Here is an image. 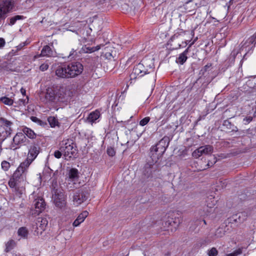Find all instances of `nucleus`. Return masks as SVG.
Listing matches in <instances>:
<instances>
[{
	"instance_id": "obj_1",
	"label": "nucleus",
	"mask_w": 256,
	"mask_h": 256,
	"mask_svg": "<svg viewBox=\"0 0 256 256\" xmlns=\"http://www.w3.org/2000/svg\"><path fill=\"white\" fill-rule=\"evenodd\" d=\"M148 63L146 59H143L140 62L134 66L132 72L130 75V84L132 82L133 80L150 72L149 70L152 69L153 65H148Z\"/></svg>"
},
{
	"instance_id": "obj_2",
	"label": "nucleus",
	"mask_w": 256,
	"mask_h": 256,
	"mask_svg": "<svg viewBox=\"0 0 256 256\" xmlns=\"http://www.w3.org/2000/svg\"><path fill=\"white\" fill-rule=\"evenodd\" d=\"M60 150L62 152V154L66 159L71 158L74 157L76 154V144L70 140L63 141Z\"/></svg>"
},
{
	"instance_id": "obj_3",
	"label": "nucleus",
	"mask_w": 256,
	"mask_h": 256,
	"mask_svg": "<svg viewBox=\"0 0 256 256\" xmlns=\"http://www.w3.org/2000/svg\"><path fill=\"white\" fill-rule=\"evenodd\" d=\"M45 97L46 100L55 104L64 102V94L60 90L52 88L46 89Z\"/></svg>"
},
{
	"instance_id": "obj_4",
	"label": "nucleus",
	"mask_w": 256,
	"mask_h": 256,
	"mask_svg": "<svg viewBox=\"0 0 256 256\" xmlns=\"http://www.w3.org/2000/svg\"><path fill=\"white\" fill-rule=\"evenodd\" d=\"M12 124L11 121L4 118H0V140H4L11 134Z\"/></svg>"
},
{
	"instance_id": "obj_5",
	"label": "nucleus",
	"mask_w": 256,
	"mask_h": 256,
	"mask_svg": "<svg viewBox=\"0 0 256 256\" xmlns=\"http://www.w3.org/2000/svg\"><path fill=\"white\" fill-rule=\"evenodd\" d=\"M28 150L27 158L24 162L30 166L40 154L41 148L38 143L34 142L29 146Z\"/></svg>"
},
{
	"instance_id": "obj_6",
	"label": "nucleus",
	"mask_w": 256,
	"mask_h": 256,
	"mask_svg": "<svg viewBox=\"0 0 256 256\" xmlns=\"http://www.w3.org/2000/svg\"><path fill=\"white\" fill-rule=\"evenodd\" d=\"M169 137L165 136L161 139L154 146L151 148L152 152H158V156H161L166 152L169 145Z\"/></svg>"
},
{
	"instance_id": "obj_7",
	"label": "nucleus",
	"mask_w": 256,
	"mask_h": 256,
	"mask_svg": "<svg viewBox=\"0 0 256 256\" xmlns=\"http://www.w3.org/2000/svg\"><path fill=\"white\" fill-rule=\"evenodd\" d=\"M26 164L24 162H22L12 176L14 180H16L20 183L24 182L26 180L27 170L29 166Z\"/></svg>"
},
{
	"instance_id": "obj_8",
	"label": "nucleus",
	"mask_w": 256,
	"mask_h": 256,
	"mask_svg": "<svg viewBox=\"0 0 256 256\" xmlns=\"http://www.w3.org/2000/svg\"><path fill=\"white\" fill-rule=\"evenodd\" d=\"M28 141L22 132H18L16 134L12 139L11 144V148L16 150L20 148L22 145H24Z\"/></svg>"
},
{
	"instance_id": "obj_9",
	"label": "nucleus",
	"mask_w": 256,
	"mask_h": 256,
	"mask_svg": "<svg viewBox=\"0 0 256 256\" xmlns=\"http://www.w3.org/2000/svg\"><path fill=\"white\" fill-rule=\"evenodd\" d=\"M72 78H74L80 74L84 70L83 65L78 62H72L68 64Z\"/></svg>"
},
{
	"instance_id": "obj_10",
	"label": "nucleus",
	"mask_w": 256,
	"mask_h": 256,
	"mask_svg": "<svg viewBox=\"0 0 256 256\" xmlns=\"http://www.w3.org/2000/svg\"><path fill=\"white\" fill-rule=\"evenodd\" d=\"M158 170V166L153 162H147L144 167L143 176L144 178H152L156 172Z\"/></svg>"
},
{
	"instance_id": "obj_11",
	"label": "nucleus",
	"mask_w": 256,
	"mask_h": 256,
	"mask_svg": "<svg viewBox=\"0 0 256 256\" xmlns=\"http://www.w3.org/2000/svg\"><path fill=\"white\" fill-rule=\"evenodd\" d=\"M68 64L58 66L56 70V75L59 78H72L69 68H68Z\"/></svg>"
},
{
	"instance_id": "obj_12",
	"label": "nucleus",
	"mask_w": 256,
	"mask_h": 256,
	"mask_svg": "<svg viewBox=\"0 0 256 256\" xmlns=\"http://www.w3.org/2000/svg\"><path fill=\"white\" fill-rule=\"evenodd\" d=\"M14 2L12 0H2L0 2V12L4 16L10 12L14 7Z\"/></svg>"
},
{
	"instance_id": "obj_13",
	"label": "nucleus",
	"mask_w": 256,
	"mask_h": 256,
	"mask_svg": "<svg viewBox=\"0 0 256 256\" xmlns=\"http://www.w3.org/2000/svg\"><path fill=\"white\" fill-rule=\"evenodd\" d=\"M88 196L86 192L82 190H78L74 193L73 196V201L78 206L86 201L88 199Z\"/></svg>"
},
{
	"instance_id": "obj_14",
	"label": "nucleus",
	"mask_w": 256,
	"mask_h": 256,
	"mask_svg": "<svg viewBox=\"0 0 256 256\" xmlns=\"http://www.w3.org/2000/svg\"><path fill=\"white\" fill-rule=\"evenodd\" d=\"M33 204L36 208L34 214L36 215H38L44 210L46 205L44 199L40 196L34 199Z\"/></svg>"
},
{
	"instance_id": "obj_15",
	"label": "nucleus",
	"mask_w": 256,
	"mask_h": 256,
	"mask_svg": "<svg viewBox=\"0 0 256 256\" xmlns=\"http://www.w3.org/2000/svg\"><path fill=\"white\" fill-rule=\"evenodd\" d=\"M255 46V38L254 36L249 38L242 45V50H249L254 48Z\"/></svg>"
},
{
	"instance_id": "obj_16",
	"label": "nucleus",
	"mask_w": 256,
	"mask_h": 256,
	"mask_svg": "<svg viewBox=\"0 0 256 256\" xmlns=\"http://www.w3.org/2000/svg\"><path fill=\"white\" fill-rule=\"evenodd\" d=\"M54 202L56 206L60 208L64 207L66 205V200L62 194H56Z\"/></svg>"
},
{
	"instance_id": "obj_17",
	"label": "nucleus",
	"mask_w": 256,
	"mask_h": 256,
	"mask_svg": "<svg viewBox=\"0 0 256 256\" xmlns=\"http://www.w3.org/2000/svg\"><path fill=\"white\" fill-rule=\"evenodd\" d=\"M88 215V212L86 210L82 212L78 216L76 220L73 222L72 226L74 227H77L79 226L80 224L84 220Z\"/></svg>"
},
{
	"instance_id": "obj_18",
	"label": "nucleus",
	"mask_w": 256,
	"mask_h": 256,
	"mask_svg": "<svg viewBox=\"0 0 256 256\" xmlns=\"http://www.w3.org/2000/svg\"><path fill=\"white\" fill-rule=\"evenodd\" d=\"M182 222V218L181 217H175L173 218H170L167 220L165 224L166 225L171 226L174 228L176 229L179 225Z\"/></svg>"
},
{
	"instance_id": "obj_19",
	"label": "nucleus",
	"mask_w": 256,
	"mask_h": 256,
	"mask_svg": "<svg viewBox=\"0 0 256 256\" xmlns=\"http://www.w3.org/2000/svg\"><path fill=\"white\" fill-rule=\"evenodd\" d=\"M188 53V48H186L184 52L180 54L176 58V62L180 64H183L187 60V54Z\"/></svg>"
},
{
	"instance_id": "obj_20",
	"label": "nucleus",
	"mask_w": 256,
	"mask_h": 256,
	"mask_svg": "<svg viewBox=\"0 0 256 256\" xmlns=\"http://www.w3.org/2000/svg\"><path fill=\"white\" fill-rule=\"evenodd\" d=\"M22 132L24 134L25 136H26L30 139H34L36 137V134L34 132V131L26 126L22 128Z\"/></svg>"
},
{
	"instance_id": "obj_21",
	"label": "nucleus",
	"mask_w": 256,
	"mask_h": 256,
	"mask_svg": "<svg viewBox=\"0 0 256 256\" xmlns=\"http://www.w3.org/2000/svg\"><path fill=\"white\" fill-rule=\"evenodd\" d=\"M100 114L99 110H96L91 112L87 118V120L89 122L92 124L94 122L100 117Z\"/></svg>"
},
{
	"instance_id": "obj_22",
	"label": "nucleus",
	"mask_w": 256,
	"mask_h": 256,
	"mask_svg": "<svg viewBox=\"0 0 256 256\" xmlns=\"http://www.w3.org/2000/svg\"><path fill=\"white\" fill-rule=\"evenodd\" d=\"M24 18V16L22 15H15L12 16L8 18L6 20V24L9 26L14 25L17 20H22Z\"/></svg>"
},
{
	"instance_id": "obj_23",
	"label": "nucleus",
	"mask_w": 256,
	"mask_h": 256,
	"mask_svg": "<svg viewBox=\"0 0 256 256\" xmlns=\"http://www.w3.org/2000/svg\"><path fill=\"white\" fill-rule=\"evenodd\" d=\"M53 51L49 46H44L41 51L40 56H53Z\"/></svg>"
},
{
	"instance_id": "obj_24",
	"label": "nucleus",
	"mask_w": 256,
	"mask_h": 256,
	"mask_svg": "<svg viewBox=\"0 0 256 256\" xmlns=\"http://www.w3.org/2000/svg\"><path fill=\"white\" fill-rule=\"evenodd\" d=\"M48 121L51 128H55L58 126L60 128V123L56 118L52 116H50L48 118Z\"/></svg>"
},
{
	"instance_id": "obj_25",
	"label": "nucleus",
	"mask_w": 256,
	"mask_h": 256,
	"mask_svg": "<svg viewBox=\"0 0 256 256\" xmlns=\"http://www.w3.org/2000/svg\"><path fill=\"white\" fill-rule=\"evenodd\" d=\"M222 125L224 126H225L228 130H230L231 132H236L238 131V128L232 124L231 122L228 120H224Z\"/></svg>"
},
{
	"instance_id": "obj_26",
	"label": "nucleus",
	"mask_w": 256,
	"mask_h": 256,
	"mask_svg": "<svg viewBox=\"0 0 256 256\" xmlns=\"http://www.w3.org/2000/svg\"><path fill=\"white\" fill-rule=\"evenodd\" d=\"M200 148L203 154H209L213 152L214 148L212 146L206 145L200 146Z\"/></svg>"
},
{
	"instance_id": "obj_27",
	"label": "nucleus",
	"mask_w": 256,
	"mask_h": 256,
	"mask_svg": "<svg viewBox=\"0 0 256 256\" xmlns=\"http://www.w3.org/2000/svg\"><path fill=\"white\" fill-rule=\"evenodd\" d=\"M58 171H56L54 172H53L52 170L50 168H48L44 170V173L48 174H49V177L50 178H54L52 180V182H54V181H56V174H58Z\"/></svg>"
},
{
	"instance_id": "obj_28",
	"label": "nucleus",
	"mask_w": 256,
	"mask_h": 256,
	"mask_svg": "<svg viewBox=\"0 0 256 256\" xmlns=\"http://www.w3.org/2000/svg\"><path fill=\"white\" fill-rule=\"evenodd\" d=\"M14 192L16 195L20 197L25 192V188L24 186L19 184L14 188Z\"/></svg>"
},
{
	"instance_id": "obj_29",
	"label": "nucleus",
	"mask_w": 256,
	"mask_h": 256,
	"mask_svg": "<svg viewBox=\"0 0 256 256\" xmlns=\"http://www.w3.org/2000/svg\"><path fill=\"white\" fill-rule=\"evenodd\" d=\"M16 246V242L13 240H8L6 244V248L4 251L6 252H10Z\"/></svg>"
},
{
	"instance_id": "obj_30",
	"label": "nucleus",
	"mask_w": 256,
	"mask_h": 256,
	"mask_svg": "<svg viewBox=\"0 0 256 256\" xmlns=\"http://www.w3.org/2000/svg\"><path fill=\"white\" fill-rule=\"evenodd\" d=\"M18 236L26 238L28 236V232L26 227H21L18 230Z\"/></svg>"
},
{
	"instance_id": "obj_31",
	"label": "nucleus",
	"mask_w": 256,
	"mask_h": 256,
	"mask_svg": "<svg viewBox=\"0 0 256 256\" xmlns=\"http://www.w3.org/2000/svg\"><path fill=\"white\" fill-rule=\"evenodd\" d=\"M30 119L32 122L37 123L38 124L43 127H45L47 126V123L46 122L42 121L36 116H31Z\"/></svg>"
},
{
	"instance_id": "obj_32",
	"label": "nucleus",
	"mask_w": 256,
	"mask_h": 256,
	"mask_svg": "<svg viewBox=\"0 0 256 256\" xmlns=\"http://www.w3.org/2000/svg\"><path fill=\"white\" fill-rule=\"evenodd\" d=\"M69 178L70 179H74L78 176V170L76 168H72L68 173Z\"/></svg>"
},
{
	"instance_id": "obj_33",
	"label": "nucleus",
	"mask_w": 256,
	"mask_h": 256,
	"mask_svg": "<svg viewBox=\"0 0 256 256\" xmlns=\"http://www.w3.org/2000/svg\"><path fill=\"white\" fill-rule=\"evenodd\" d=\"M0 101L5 104L12 106L14 103V100L6 96L2 97Z\"/></svg>"
},
{
	"instance_id": "obj_34",
	"label": "nucleus",
	"mask_w": 256,
	"mask_h": 256,
	"mask_svg": "<svg viewBox=\"0 0 256 256\" xmlns=\"http://www.w3.org/2000/svg\"><path fill=\"white\" fill-rule=\"evenodd\" d=\"M240 215H242V213H238L236 214H234L230 218V221L234 222H241L242 220L240 219Z\"/></svg>"
},
{
	"instance_id": "obj_35",
	"label": "nucleus",
	"mask_w": 256,
	"mask_h": 256,
	"mask_svg": "<svg viewBox=\"0 0 256 256\" xmlns=\"http://www.w3.org/2000/svg\"><path fill=\"white\" fill-rule=\"evenodd\" d=\"M20 182L17 180H14L12 177V178H10L8 182V185L12 188H15L16 187Z\"/></svg>"
},
{
	"instance_id": "obj_36",
	"label": "nucleus",
	"mask_w": 256,
	"mask_h": 256,
	"mask_svg": "<svg viewBox=\"0 0 256 256\" xmlns=\"http://www.w3.org/2000/svg\"><path fill=\"white\" fill-rule=\"evenodd\" d=\"M238 54V52L235 50H234L232 52L228 58V60L231 63L234 62L235 60V58H236Z\"/></svg>"
},
{
	"instance_id": "obj_37",
	"label": "nucleus",
	"mask_w": 256,
	"mask_h": 256,
	"mask_svg": "<svg viewBox=\"0 0 256 256\" xmlns=\"http://www.w3.org/2000/svg\"><path fill=\"white\" fill-rule=\"evenodd\" d=\"M203 154L202 153L200 148H198L196 149L192 154V156L194 158H198L202 156Z\"/></svg>"
},
{
	"instance_id": "obj_38",
	"label": "nucleus",
	"mask_w": 256,
	"mask_h": 256,
	"mask_svg": "<svg viewBox=\"0 0 256 256\" xmlns=\"http://www.w3.org/2000/svg\"><path fill=\"white\" fill-rule=\"evenodd\" d=\"M1 166H2V168L4 171L8 170L9 168H10V164L6 160L2 161V162Z\"/></svg>"
},
{
	"instance_id": "obj_39",
	"label": "nucleus",
	"mask_w": 256,
	"mask_h": 256,
	"mask_svg": "<svg viewBox=\"0 0 256 256\" xmlns=\"http://www.w3.org/2000/svg\"><path fill=\"white\" fill-rule=\"evenodd\" d=\"M242 253V249L239 248L232 253L227 254L226 256H238Z\"/></svg>"
},
{
	"instance_id": "obj_40",
	"label": "nucleus",
	"mask_w": 256,
	"mask_h": 256,
	"mask_svg": "<svg viewBox=\"0 0 256 256\" xmlns=\"http://www.w3.org/2000/svg\"><path fill=\"white\" fill-rule=\"evenodd\" d=\"M82 51L86 53H92L96 52L94 46L92 47H84L82 48Z\"/></svg>"
},
{
	"instance_id": "obj_41",
	"label": "nucleus",
	"mask_w": 256,
	"mask_h": 256,
	"mask_svg": "<svg viewBox=\"0 0 256 256\" xmlns=\"http://www.w3.org/2000/svg\"><path fill=\"white\" fill-rule=\"evenodd\" d=\"M218 254V251L215 248H212L208 252L209 256H216Z\"/></svg>"
},
{
	"instance_id": "obj_42",
	"label": "nucleus",
	"mask_w": 256,
	"mask_h": 256,
	"mask_svg": "<svg viewBox=\"0 0 256 256\" xmlns=\"http://www.w3.org/2000/svg\"><path fill=\"white\" fill-rule=\"evenodd\" d=\"M224 234V232L222 228H218L216 232V236L217 237H222Z\"/></svg>"
},
{
	"instance_id": "obj_43",
	"label": "nucleus",
	"mask_w": 256,
	"mask_h": 256,
	"mask_svg": "<svg viewBox=\"0 0 256 256\" xmlns=\"http://www.w3.org/2000/svg\"><path fill=\"white\" fill-rule=\"evenodd\" d=\"M106 152L110 156H113L116 154V152L114 148L112 147H108L107 148Z\"/></svg>"
},
{
	"instance_id": "obj_44",
	"label": "nucleus",
	"mask_w": 256,
	"mask_h": 256,
	"mask_svg": "<svg viewBox=\"0 0 256 256\" xmlns=\"http://www.w3.org/2000/svg\"><path fill=\"white\" fill-rule=\"evenodd\" d=\"M150 120V118L148 116L145 117L144 118H142L140 121V124L141 126H144L146 125Z\"/></svg>"
},
{
	"instance_id": "obj_45",
	"label": "nucleus",
	"mask_w": 256,
	"mask_h": 256,
	"mask_svg": "<svg viewBox=\"0 0 256 256\" xmlns=\"http://www.w3.org/2000/svg\"><path fill=\"white\" fill-rule=\"evenodd\" d=\"M216 157L214 156H213L212 159L208 160L207 165L208 166H212L216 162Z\"/></svg>"
},
{
	"instance_id": "obj_46",
	"label": "nucleus",
	"mask_w": 256,
	"mask_h": 256,
	"mask_svg": "<svg viewBox=\"0 0 256 256\" xmlns=\"http://www.w3.org/2000/svg\"><path fill=\"white\" fill-rule=\"evenodd\" d=\"M40 222V227L42 230H44L48 224L47 220L46 219H42Z\"/></svg>"
},
{
	"instance_id": "obj_47",
	"label": "nucleus",
	"mask_w": 256,
	"mask_h": 256,
	"mask_svg": "<svg viewBox=\"0 0 256 256\" xmlns=\"http://www.w3.org/2000/svg\"><path fill=\"white\" fill-rule=\"evenodd\" d=\"M76 50H74V48L72 50L69 55L68 56V58H76L77 56V53L76 52Z\"/></svg>"
},
{
	"instance_id": "obj_48",
	"label": "nucleus",
	"mask_w": 256,
	"mask_h": 256,
	"mask_svg": "<svg viewBox=\"0 0 256 256\" xmlns=\"http://www.w3.org/2000/svg\"><path fill=\"white\" fill-rule=\"evenodd\" d=\"M28 98L26 96V99H20L18 100V103L20 105H24V106L28 102Z\"/></svg>"
},
{
	"instance_id": "obj_49",
	"label": "nucleus",
	"mask_w": 256,
	"mask_h": 256,
	"mask_svg": "<svg viewBox=\"0 0 256 256\" xmlns=\"http://www.w3.org/2000/svg\"><path fill=\"white\" fill-rule=\"evenodd\" d=\"M212 199H214V198H213V197L212 196H209V197H208V200H206V202H207V203H208V207H210V208H211V207H212L213 206H214V205L215 204H216V201H215V200H214L212 202V204H209V203H208V200H211Z\"/></svg>"
},
{
	"instance_id": "obj_50",
	"label": "nucleus",
	"mask_w": 256,
	"mask_h": 256,
	"mask_svg": "<svg viewBox=\"0 0 256 256\" xmlns=\"http://www.w3.org/2000/svg\"><path fill=\"white\" fill-rule=\"evenodd\" d=\"M62 152L60 150H56L54 152V156L55 158H61L62 156Z\"/></svg>"
},
{
	"instance_id": "obj_51",
	"label": "nucleus",
	"mask_w": 256,
	"mask_h": 256,
	"mask_svg": "<svg viewBox=\"0 0 256 256\" xmlns=\"http://www.w3.org/2000/svg\"><path fill=\"white\" fill-rule=\"evenodd\" d=\"M252 119L253 118L252 116H247L244 118L243 121L244 122V124H246L251 122L252 120Z\"/></svg>"
},
{
	"instance_id": "obj_52",
	"label": "nucleus",
	"mask_w": 256,
	"mask_h": 256,
	"mask_svg": "<svg viewBox=\"0 0 256 256\" xmlns=\"http://www.w3.org/2000/svg\"><path fill=\"white\" fill-rule=\"evenodd\" d=\"M48 68V65L46 64H43L40 65V70L44 72L47 70Z\"/></svg>"
},
{
	"instance_id": "obj_53",
	"label": "nucleus",
	"mask_w": 256,
	"mask_h": 256,
	"mask_svg": "<svg viewBox=\"0 0 256 256\" xmlns=\"http://www.w3.org/2000/svg\"><path fill=\"white\" fill-rule=\"evenodd\" d=\"M105 56L106 58L110 59L111 58H114L115 56H114L112 54V52H106L105 53Z\"/></svg>"
},
{
	"instance_id": "obj_54",
	"label": "nucleus",
	"mask_w": 256,
	"mask_h": 256,
	"mask_svg": "<svg viewBox=\"0 0 256 256\" xmlns=\"http://www.w3.org/2000/svg\"><path fill=\"white\" fill-rule=\"evenodd\" d=\"M5 44L6 42L4 40L3 38H0V48L4 47Z\"/></svg>"
},
{
	"instance_id": "obj_55",
	"label": "nucleus",
	"mask_w": 256,
	"mask_h": 256,
	"mask_svg": "<svg viewBox=\"0 0 256 256\" xmlns=\"http://www.w3.org/2000/svg\"><path fill=\"white\" fill-rule=\"evenodd\" d=\"M101 46H102V45L100 44V45H98L96 46H94V49L95 50V51H97V50H99ZM102 46H104V45H102Z\"/></svg>"
},
{
	"instance_id": "obj_56",
	"label": "nucleus",
	"mask_w": 256,
	"mask_h": 256,
	"mask_svg": "<svg viewBox=\"0 0 256 256\" xmlns=\"http://www.w3.org/2000/svg\"><path fill=\"white\" fill-rule=\"evenodd\" d=\"M210 66H211V64H208L206 65L204 68V70L206 71L210 67Z\"/></svg>"
},
{
	"instance_id": "obj_57",
	"label": "nucleus",
	"mask_w": 256,
	"mask_h": 256,
	"mask_svg": "<svg viewBox=\"0 0 256 256\" xmlns=\"http://www.w3.org/2000/svg\"><path fill=\"white\" fill-rule=\"evenodd\" d=\"M6 18V16H4L0 12V24L2 23V21Z\"/></svg>"
},
{
	"instance_id": "obj_58",
	"label": "nucleus",
	"mask_w": 256,
	"mask_h": 256,
	"mask_svg": "<svg viewBox=\"0 0 256 256\" xmlns=\"http://www.w3.org/2000/svg\"><path fill=\"white\" fill-rule=\"evenodd\" d=\"M20 92H21V93L22 94L23 96H25L26 95V91L25 89H24L23 88H22L20 89Z\"/></svg>"
},
{
	"instance_id": "obj_59",
	"label": "nucleus",
	"mask_w": 256,
	"mask_h": 256,
	"mask_svg": "<svg viewBox=\"0 0 256 256\" xmlns=\"http://www.w3.org/2000/svg\"><path fill=\"white\" fill-rule=\"evenodd\" d=\"M196 40H194L192 43H190V44H189L187 48H188V52H190V47H191V46H192L194 44V43L195 42Z\"/></svg>"
},
{
	"instance_id": "obj_60",
	"label": "nucleus",
	"mask_w": 256,
	"mask_h": 256,
	"mask_svg": "<svg viewBox=\"0 0 256 256\" xmlns=\"http://www.w3.org/2000/svg\"><path fill=\"white\" fill-rule=\"evenodd\" d=\"M4 66V70H8L9 69L10 70H11V69L9 68V64H6Z\"/></svg>"
},
{
	"instance_id": "obj_61",
	"label": "nucleus",
	"mask_w": 256,
	"mask_h": 256,
	"mask_svg": "<svg viewBox=\"0 0 256 256\" xmlns=\"http://www.w3.org/2000/svg\"><path fill=\"white\" fill-rule=\"evenodd\" d=\"M189 42H190V41H188V40H186V41H185V42H184V46H186L188 44V43Z\"/></svg>"
},
{
	"instance_id": "obj_62",
	"label": "nucleus",
	"mask_w": 256,
	"mask_h": 256,
	"mask_svg": "<svg viewBox=\"0 0 256 256\" xmlns=\"http://www.w3.org/2000/svg\"><path fill=\"white\" fill-rule=\"evenodd\" d=\"M24 45H25V44H22H22H20L19 46H20V48H22V46H24Z\"/></svg>"
},
{
	"instance_id": "obj_63",
	"label": "nucleus",
	"mask_w": 256,
	"mask_h": 256,
	"mask_svg": "<svg viewBox=\"0 0 256 256\" xmlns=\"http://www.w3.org/2000/svg\"><path fill=\"white\" fill-rule=\"evenodd\" d=\"M202 221L204 222V223L205 224H206V220H203Z\"/></svg>"
},
{
	"instance_id": "obj_64",
	"label": "nucleus",
	"mask_w": 256,
	"mask_h": 256,
	"mask_svg": "<svg viewBox=\"0 0 256 256\" xmlns=\"http://www.w3.org/2000/svg\"><path fill=\"white\" fill-rule=\"evenodd\" d=\"M180 46H181V45L179 44V48H180Z\"/></svg>"
}]
</instances>
